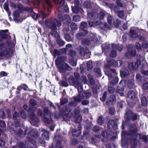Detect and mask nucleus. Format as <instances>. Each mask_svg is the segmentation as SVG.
<instances>
[{"label": "nucleus", "mask_w": 148, "mask_h": 148, "mask_svg": "<svg viewBox=\"0 0 148 148\" xmlns=\"http://www.w3.org/2000/svg\"><path fill=\"white\" fill-rule=\"evenodd\" d=\"M137 130L136 129V127L135 124H133L130 127V130L127 132L123 131L122 132L121 136L122 140L121 144L123 147L125 146V145L124 144L123 141V138H126L127 135H130L133 137V141H132V145L135 146L137 145L136 139L137 137Z\"/></svg>", "instance_id": "f257e3e1"}, {"label": "nucleus", "mask_w": 148, "mask_h": 148, "mask_svg": "<svg viewBox=\"0 0 148 148\" xmlns=\"http://www.w3.org/2000/svg\"><path fill=\"white\" fill-rule=\"evenodd\" d=\"M74 76H70L69 78L68 81L69 84L73 85L75 87H77L78 90L82 88L83 85L80 79V76L79 73L75 72Z\"/></svg>", "instance_id": "f03ea898"}, {"label": "nucleus", "mask_w": 148, "mask_h": 148, "mask_svg": "<svg viewBox=\"0 0 148 148\" xmlns=\"http://www.w3.org/2000/svg\"><path fill=\"white\" fill-rule=\"evenodd\" d=\"M1 40H0V50H1L0 59H3V56L10 57L14 55V50L7 48L6 44L4 42H1Z\"/></svg>", "instance_id": "7ed1b4c3"}, {"label": "nucleus", "mask_w": 148, "mask_h": 148, "mask_svg": "<svg viewBox=\"0 0 148 148\" xmlns=\"http://www.w3.org/2000/svg\"><path fill=\"white\" fill-rule=\"evenodd\" d=\"M77 49L80 56L82 57H84L86 56V58H89L90 54L89 49L86 47H83L80 46L77 48Z\"/></svg>", "instance_id": "20e7f679"}, {"label": "nucleus", "mask_w": 148, "mask_h": 148, "mask_svg": "<svg viewBox=\"0 0 148 148\" xmlns=\"http://www.w3.org/2000/svg\"><path fill=\"white\" fill-rule=\"evenodd\" d=\"M60 72L61 73H65L67 71L71 70V68L67 63H64L57 66Z\"/></svg>", "instance_id": "39448f33"}, {"label": "nucleus", "mask_w": 148, "mask_h": 148, "mask_svg": "<svg viewBox=\"0 0 148 148\" xmlns=\"http://www.w3.org/2000/svg\"><path fill=\"white\" fill-rule=\"evenodd\" d=\"M67 60L66 56H62L58 57L55 60L56 65L57 66L65 63Z\"/></svg>", "instance_id": "423d86ee"}, {"label": "nucleus", "mask_w": 148, "mask_h": 148, "mask_svg": "<svg viewBox=\"0 0 148 148\" xmlns=\"http://www.w3.org/2000/svg\"><path fill=\"white\" fill-rule=\"evenodd\" d=\"M92 33L89 34L86 38L83 39L82 40V44L84 46H89L92 41Z\"/></svg>", "instance_id": "0eeeda50"}, {"label": "nucleus", "mask_w": 148, "mask_h": 148, "mask_svg": "<svg viewBox=\"0 0 148 148\" xmlns=\"http://www.w3.org/2000/svg\"><path fill=\"white\" fill-rule=\"evenodd\" d=\"M125 118L128 120L132 119L133 121H134L137 119V115L136 114H133L131 110H128L126 112L125 115Z\"/></svg>", "instance_id": "6e6552de"}, {"label": "nucleus", "mask_w": 148, "mask_h": 148, "mask_svg": "<svg viewBox=\"0 0 148 148\" xmlns=\"http://www.w3.org/2000/svg\"><path fill=\"white\" fill-rule=\"evenodd\" d=\"M24 133L25 135H29L31 136L34 138L37 137L39 135L38 131L34 130L29 131L28 129H26L25 130Z\"/></svg>", "instance_id": "1a4fd4ad"}, {"label": "nucleus", "mask_w": 148, "mask_h": 148, "mask_svg": "<svg viewBox=\"0 0 148 148\" xmlns=\"http://www.w3.org/2000/svg\"><path fill=\"white\" fill-rule=\"evenodd\" d=\"M118 121V120L116 119L115 120V121L112 120H110L108 122L107 125V126L108 129L110 128H114L116 127L117 121Z\"/></svg>", "instance_id": "9d476101"}, {"label": "nucleus", "mask_w": 148, "mask_h": 148, "mask_svg": "<svg viewBox=\"0 0 148 148\" xmlns=\"http://www.w3.org/2000/svg\"><path fill=\"white\" fill-rule=\"evenodd\" d=\"M71 9L73 12L75 14H78L79 12H82L83 11L82 9L78 5L71 6Z\"/></svg>", "instance_id": "9b49d317"}, {"label": "nucleus", "mask_w": 148, "mask_h": 148, "mask_svg": "<svg viewBox=\"0 0 148 148\" xmlns=\"http://www.w3.org/2000/svg\"><path fill=\"white\" fill-rule=\"evenodd\" d=\"M27 140L29 141V145H30V148H36V142L35 140L30 137L27 138Z\"/></svg>", "instance_id": "f8f14e48"}, {"label": "nucleus", "mask_w": 148, "mask_h": 148, "mask_svg": "<svg viewBox=\"0 0 148 148\" xmlns=\"http://www.w3.org/2000/svg\"><path fill=\"white\" fill-rule=\"evenodd\" d=\"M107 64L105 65V66L107 68L111 66H115V60L113 59H109L107 61Z\"/></svg>", "instance_id": "ddd939ff"}, {"label": "nucleus", "mask_w": 148, "mask_h": 148, "mask_svg": "<svg viewBox=\"0 0 148 148\" xmlns=\"http://www.w3.org/2000/svg\"><path fill=\"white\" fill-rule=\"evenodd\" d=\"M111 72H112L115 75H116L117 74V73L116 71L114 69H111L110 71H106V74L108 76V79L109 80H110V79H112L113 77L112 75Z\"/></svg>", "instance_id": "4468645a"}, {"label": "nucleus", "mask_w": 148, "mask_h": 148, "mask_svg": "<svg viewBox=\"0 0 148 148\" xmlns=\"http://www.w3.org/2000/svg\"><path fill=\"white\" fill-rule=\"evenodd\" d=\"M126 82L125 80H122L118 86V89L120 91H123L124 89Z\"/></svg>", "instance_id": "2eb2a0df"}, {"label": "nucleus", "mask_w": 148, "mask_h": 148, "mask_svg": "<svg viewBox=\"0 0 148 148\" xmlns=\"http://www.w3.org/2000/svg\"><path fill=\"white\" fill-rule=\"evenodd\" d=\"M73 99L74 101L69 103L68 105L71 107H75L77 106L78 103H80L79 100L77 99H76L75 98L73 97Z\"/></svg>", "instance_id": "dca6fc26"}, {"label": "nucleus", "mask_w": 148, "mask_h": 148, "mask_svg": "<svg viewBox=\"0 0 148 148\" xmlns=\"http://www.w3.org/2000/svg\"><path fill=\"white\" fill-rule=\"evenodd\" d=\"M128 67L131 70H136L137 68L138 65L136 62H132L129 63Z\"/></svg>", "instance_id": "f3484780"}, {"label": "nucleus", "mask_w": 148, "mask_h": 148, "mask_svg": "<svg viewBox=\"0 0 148 148\" xmlns=\"http://www.w3.org/2000/svg\"><path fill=\"white\" fill-rule=\"evenodd\" d=\"M100 86V85L98 81H97L95 83H94L93 81V93H97V90L99 89Z\"/></svg>", "instance_id": "a211bd4d"}, {"label": "nucleus", "mask_w": 148, "mask_h": 148, "mask_svg": "<svg viewBox=\"0 0 148 148\" xmlns=\"http://www.w3.org/2000/svg\"><path fill=\"white\" fill-rule=\"evenodd\" d=\"M4 43L6 44V47L8 48L11 49V48H13L15 47V44L11 40H7L6 42V43Z\"/></svg>", "instance_id": "6ab92c4d"}, {"label": "nucleus", "mask_w": 148, "mask_h": 148, "mask_svg": "<svg viewBox=\"0 0 148 148\" xmlns=\"http://www.w3.org/2000/svg\"><path fill=\"white\" fill-rule=\"evenodd\" d=\"M116 99V97L115 95H112L110 97L109 99L107 101V103L108 105H112V103L115 101Z\"/></svg>", "instance_id": "aec40b11"}, {"label": "nucleus", "mask_w": 148, "mask_h": 148, "mask_svg": "<svg viewBox=\"0 0 148 148\" xmlns=\"http://www.w3.org/2000/svg\"><path fill=\"white\" fill-rule=\"evenodd\" d=\"M81 133V132L80 129H74L73 130L72 134L73 137H78Z\"/></svg>", "instance_id": "412c9836"}, {"label": "nucleus", "mask_w": 148, "mask_h": 148, "mask_svg": "<svg viewBox=\"0 0 148 148\" xmlns=\"http://www.w3.org/2000/svg\"><path fill=\"white\" fill-rule=\"evenodd\" d=\"M102 47L103 51L106 52L110 51V45L106 43L102 45Z\"/></svg>", "instance_id": "4be33fe9"}, {"label": "nucleus", "mask_w": 148, "mask_h": 148, "mask_svg": "<svg viewBox=\"0 0 148 148\" xmlns=\"http://www.w3.org/2000/svg\"><path fill=\"white\" fill-rule=\"evenodd\" d=\"M100 40V38L96 34L93 33V42H95L96 44L99 43Z\"/></svg>", "instance_id": "5701e85b"}, {"label": "nucleus", "mask_w": 148, "mask_h": 148, "mask_svg": "<svg viewBox=\"0 0 148 148\" xmlns=\"http://www.w3.org/2000/svg\"><path fill=\"white\" fill-rule=\"evenodd\" d=\"M56 26V25L55 22L51 21L48 25V27L51 30H57Z\"/></svg>", "instance_id": "b1692460"}, {"label": "nucleus", "mask_w": 148, "mask_h": 148, "mask_svg": "<svg viewBox=\"0 0 148 148\" xmlns=\"http://www.w3.org/2000/svg\"><path fill=\"white\" fill-rule=\"evenodd\" d=\"M128 97L131 99L133 100L136 97V95L134 92L131 90L129 91L128 92Z\"/></svg>", "instance_id": "393cba45"}, {"label": "nucleus", "mask_w": 148, "mask_h": 148, "mask_svg": "<svg viewBox=\"0 0 148 148\" xmlns=\"http://www.w3.org/2000/svg\"><path fill=\"white\" fill-rule=\"evenodd\" d=\"M71 19L69 16L68 15H64L63 20L65 23H70Z\"/></svg>", "instance_id": "a878e982"}, {"label": "nucleus", "mask_w": 148, "mask_h": 148, "mask_svg": "<svg viewBox=\"0 0 148 148\" xmlns=\"http://www.w3.org/2000/svg\"><path fill=\"white\" fill-rule=\"evenodd\" d=\"M57 30H51V34L52 36L55 38H59L60 37L59 34L57 32Z\"/></svg>", "instance_id": "bb28decb"}, {"label": "nucleus", "mask_w": 148, "mask_h": 148, "mask_svg": "<svg viewBox=\"0 0 148 148\" xmlns=\"http://www.w3.org/2000/svg\"><path fill=\"white\" fill-rule=\"evenodd\" d=\"M108 131L106 132L105 133V131H102V135L103 137V140L105 141H108V139H109L110 137L109 134H108Z\"/></svg>", "instance_id": "cd10ccee"}, {"label": "nucleus", "mask_w": 148, "mask_h": 148, "mask_svg": "<svg viewBox=\"0 0 148 148\" xmlns=\"http://www.w3.org/2000/svg\"><path fill=\"white\" fill-rule=\"evenodd\" d=\"M50 52L52 55L55 57L58 56L60 55L59 51L57 49H54L53 50H51Z\"/></svg>", "instance_id": "c85d7f7f"}, {"label": "nucleus", "mask_w": 148, "mask_h": 148, "mask_svg": "<svg viewBox=\"0 0 148 148\" xmlns=\"http://www.w3.org/2000/svg\"><path fill=\"white\" fill-rule=\"evenodd\" d=\"M30 14L32 17L36 20L38 19L40 17V15L36 14L34 11Z\"/></svg>", "instance_id": "c756f323"}, {"label": "nucleus", "mask_w": 148, "mask_h": 148, "mask_svg": "<svg viewBox=\"0 0 148 148\" xmlns=\"http://www.w3.org/2000/svg\"><path fill=\"white\" fill-rule=\"evenodd\" d=\"M45 2L47 5V10L48 12L51 11V9L53 7L51 1L49 0H45Z\"/></svg>", "instance_id": "7c9ffc66"}, {"label": "nucleus", "mask_w": 148, "mask_h": 148, "mask_svg": "<svg viewBox=\"0 0 148 148\" xmlns=\"http://www.w3.org/2000/svg\"><path fill=\"white\" fill-rule=\"evenodd\" d=\"M83 5L85 8L88 9H90L92 10V9L91 4L88 1H85L83 3Z\"/></svg>", "instance_id": "2f4dec72"}, {"label": "nucleus", "mask_w": 148, "mask_h": 148, "mask_svg": "<svg viewBox=\"0 0 148 148\" xmlns=\"http://www.w3.org/2000/svg\"><path fill=\"white\" fill-rule=\"evenodd\" d=\"M130 34L132 38H135L138 36V34L136 32L135 30L131 29L130 31Z\"/></svg>", "instance_id": "473e14b6"}, {"label": "nucleus", "mask_w": 148, "mask_h": 148, "mask_svg": "<svg viewBox=\"0 0 148 148\" xmlns=\"http://www.w3.org/2000/svg\"><path fill=\"white\" fill-rule=\"evenodd\" d=\"M112 47L113 49H117L119 51H121L123 49V46L122 45H120L119 46V45L113 44L112 46Z\"/></svg>", "instance_id": "72a5a7b5"}, {"label": "nucleus", "mask_w": 148, "mask_h": 148, "mask_svg": "<svg viewBox=\"0 0 148 148\" xmlns=\"http://www.w3.org/2000/svg\"><path fill=\"white\" fill-rule=\"evenodd\" d=\"M56 41L60 47L63 46L65 44V42L64 41L59 38L56 40Z\"/></svg>", "instance_id": "f704fd0d"}, {"label": "nucleus", "mask_w": 148, "mask_h": 148, "mask_svg": "<svg viewBox=\"0 0 148 148\" xmlns=\"http://www.w3.org/2000/svg\"><path fill=\"white\" fill-rule=\"evenodd\" d=\"M73 97L75 98L76 99H79L80 101L79 102H80L82 101V99L84 97V96L83 92L82 93H79L77 96H74Z\"/></svg>", "instance_id": "c9c22d12"}, {"label": "nucleus", "mask_w": 148, "mask_h": 148, "mask_svg": "<svg viewBox=\"0 0 148 148\" xmlns=\"http://www.w3.org/2000/svg\"><path fill=\"white\" fill-rule=\"evenodd\" d=\"M14 19V20H17V18H18L20 16V13L17 10H15L13 13Z\"/></svg>", "instance_id": "e433bc0d"}, {"label": "nucleus", "mask_w": 148, "mask_h": 148, "mask_svg": "<svg viewBox=\"0 0 148 148\" xmlns=\"http://www.w3.org/2000/svg\"><path fill=\"white\" fill-rule=\"evenodd\" d=\"M107 21L108 23L111 25H112L114 24V20L112 17L110 16H108Z\"/></svg>", "instance_id": "4c0bfd02"}, {"label": "nucleus", "mask_w": 148, "mask_h": 148, "mask_svg": "<svg viewBox=\"0 0 148 148\" xmlns=\"http://www.w3.org/2000/svg\"><path fill=\"white\" fill-rule=\"evenodd\" d=\"M120 75L122 77L124 78L129 75V72L127 71H120Z\"/></svg>", "instance_id": "58836bf2"}, {"label": "nucleus", "mask_w": 148, "mask_h": 148, "mask_svg": "<svg viewBox=\"0 0 148 148\" xmlns=\"http://www.w3.org/2000/svg\"><path fill=\"white\" fill-rule=\"evenodd\" d=\"M24 11L27 12L29 13H30V14L33 11V8L32 7H29L28 6H26L24 7L23 8Z\"/></svg>", "instance_id": "ea45409f"}, {"label": "nucleus", "mask_w": 148, "mask_h": 148, "mask_svg": "<svg viewBox=\"0 0 148 148\" xmlns=\"http://www.w3.org/2000/svg\"><path fill=\"white\" fill-rule=\"evenodd\" d=\"M68 54L72 58L75 56L76 55V52L72 49L69 50Z\"/></svg>", "instance_id": "a19ab883"}, {"label": "nucleus", "mask_w": 148, "mask_h": 148, "mask_svg": "<svg viewBox=\"0 0 148 148\" xmlns=\"http://www.w3.org/2000/svg\"><path fill=\"white\" fill-rule=\"evenodd\" d=\"M49 131L45 130L42 135V137L45 139H47L49 138Z\"/></svg>", "instance_id": "79ce46f5"}, {"label": "nucleus", "mask_w": 148, "mask_h": 148, "mask_svg": "<svg viewBox=\"0 0 148 148\" xmlns=\"http://www.w3.org/2000/svg\"><path fill=\"white\" fill-rule=\"evenodd\" d=\"M1 37L3 39H6L8 38L11 39V36L8 34H7L4 33H1L0 34Z\"/></svg>", "instance_id": "37998d69"}, {"label": "nucleus", "mask_w": 148, "mask_h": 148, "mask_svg": "<svg viewBox=\"0 0 148 148\" xmlns=\"http://www.w3.org/2000/svg\"><path fill=\"white\" fill-rule=\"evenodd\" d=\"M56 106L58 108V109L60 111V113L61 114H62L65 112V110H64V107H63L61 108H60V106L59 104L58 103H56Z\"/></svg>", "instance_id": "c03bdc74"}, {"label": "nucleus", "mask_w": 148, "mask_h": 148, "mask_svg": "<svg viewBox=\"0 0 148 148\" xmlns=\"http://www.w3.org/2000/svg\"><path fill=\"white\" fill-rule=\"evenodd\" d=\"M119 80L118 78L117 77H116L110 82V84L112 86L118 83Z\"/></svg>", "instance_id": "a18cd8bd"}, {"label": "nucleus", "mask_w": 148, "mask_h": 148, "mask_svg": "<svg viewBox=\"0 0 148 148\" xmlns=\"http://www.w3.org/2000/svg\"><path fill=\"white\" fill-rule=\"evenodd\" d=\"M67 50L68 49L66 47L60 49L59 51L60 55L61 54L66 55L67 53Z\"/></svg>", "instance_id": "49530a36"}, {"label": "nucleus", "mask_w": 148, "mask_h": 148, "mask_svg": "<svg viewBox=\"0 0 148 148\" xmlns=\"http://www.w3.org/2000/svg\"><path fill=\"white\" fill-rule=\"evenodd\" d=\"M141 103L142 105L144 106H146L147 104V101L146 98L143 97L141 99Z\"/></svg>", "instance_id": "de8ad7c7"}, {"label": "nucleus", "mask_w": 148, "mask_h": 148, "mask_svg": "<svg viewBox=\"0 0 148 148\" xmlns=\"http://www.w3.org/2000/svg\"><path fill=\"white\" fill-rule=\"evenodd\" d=\"M87 70L89 71V69H91L92 68V60L87 62Z\"/></svg>", "instance_id": "09e8293b"}, {"label": "nucleus", "mask_w": 148, "mask_h": 148, "mask_svg": "<svg viewBox=\"0 0 148 148\" xmlns=\"http://www.w3.org/2000/svg\"><path fill=\"white\" fill-rule=\"evenodd\" d=\"M76 36L78 40H81L83 38V37L84 36L82 33L80 32L76 34Z\"/></svg>", "instance_id": "8fccbe9b"}, {"label": "nucleus", "mask_w": 148, "mask_h": 148, "mask_svg": "<svg viewBox=\"0 0 148 148\" xmlns=\"http://www.w3.org/2000/svg\"><path fill=\"white\" fill-rule=\"evenodd\" d=\"M64 38L68 42L72 41L73 39L70 34L68 33L64 34Z\"/></svg>", "instance_id": "3c124183"}, {"label": "nucleus", "mask_w": 148, "mask_h": 148, "mask_svg": "<svg viewBox=\"0 0 148 148\" xmlns=\"http://www.w3.org/2000/svg\"><path fill=\"white\" fill-rule=\"evenodd\" d=\"M81 19V18L80 16L77 15L73 16V21L74 22H77L80 21Z\"/></svg>", "instance_id": "603ef678"}, {"label": "nucleus", "mask_w": 148, "mask_h": 148, "mask_svg": "<svg viewBox=\"0 0 148 148\" xmlns=\"http://www.w3.org/2000/svg\"><path fill=\"white\" fill-rule=\"evenodd\" d=\"M70 27L73 31H75L77 29V24L75 23H72L70 25Z\"/></svg>", "instance_id": "864d4df0"}, {"label": "nucleus", "mask_w": 148, "mask_h": 148, "mask_svg": "<svg viewBox=\"0 0 148 148\" xmlns=\"http://www.w3.org/2000/svg\"><path fill=\"white\" fill-rule=\"evenodd\" d=\"M30 104L32 106H35L37 104V101L34 99H31L29 101Z\"/></svg>", "instance_id": "5fc2aeb1"}, {"label": "nucleus", "mask_w": 148, "mask_h": 148, "mask_svg": "<svg viewBox=\"0 0 148 148\" xmlns=\"http://www.w3.org/2000/svg\"><path fill=\"white\" fill-rule=\"evenodd\" d=\"M94 71L97 76L100 77L101 76V72L99 68L95 69H94Z\"/></svg>", "instance_id": "6e6d98bb"}, {"label": "nucleus", "mask_w": 148, "mask_h": 148, "mask_svg": "<svg viewBox=\"0 0 148 148\" xmlns=\"http://www.w3.org/2000/svg\"><path fill=\"white\" fill-rule=\"evenodd\" d=\"M87 23L86 22H82L80 24V29H85L86 28L87 26Z\"/></svg>", "instance_id": "4d7b16f0"}, {"label": "nucleus", "mask_w": 148, "mask_h": 148, "mask_svg": "<svg viewBox=\"0 0 148 148\" xmlns=\"http://www.w3.org/2000/svg\"><path fill=\"white\" fill-rule=\"evenodd\" d=\"M78 140L75 138H73L71 140V144L72 145L75 146L78 144Z\"/></svg>", "instance_id": "13d9d810"}, {"label": "nucleus", "mask_w": 148, "mask_h": 148, "mask_svg": "<svg viewBox=\"0 0 148 148\" xmlns=\"http://www.w3.org/2000/svg\"><path fill=\"white\" fill-rule=\"evenodd\" d=\"M19 148H29L28 145H26L25 144L22 142H20L18 144Z\"/></svg>", "instance_id": "bf43d9fd"}, {"label": "nucleus", "mask_w": 148, "mask_h": 148, "mask_svg": "<svg viewBox=\"0 0 148 148\" xmlns=\"http://www.w3.org/2000/svg\"><path fill=\"white\" fill-rule=\"evenodd\" d=\"M123 64V61L121 60H118L116 62L115 61V66L117 67L121 66Z\"/></svg>", "instance_id": "052dcab7"}, {"label": "nucleus", "mask_w": 148, "mask_h": 148, "mask_svg": "<svg viewBox=\"0 0 148 148\" xmlns=\"http://www.w3.org/2000/svg\"><path fill=\"white\" fill-rule=\"evenodd\" d=\"M136 47L138 51H140L142 50V46L138 42H136L135 44Z\"/></svg>", "instance_id": "680f3d73"}, {"label": "nucleus", "mask_w": 148, "mask_h": 148, "mask_svg": "<svg viewBox=\"0 0 148 148\" xmlns=\"http://www.w3.org/2000/svg\"><path fill=\"white\" fill-rule=\"evenodd\" d=\"M82 116L80 115H78L74 120V122L76 123H79L81 121Z\"/></svg>", "instance_id": "e2e57ef3"}, {"label": "nucleus", "mask_w": 148, "mask_h": 148, "mask_svg": "<svg viewBox=\"0 0 148 148\" xmlns=\"http://www.w3.org/2000/svg\"><path fill=\"white\" fill-rule=\"evenodd\" d=\"M43 120L44 123L47 125H49L51 123V120L48 118L44 117Z\"/></svg>", "instance_id": "0e129e2a"}, {"label": "nucleus", "mask_w": 148, "mask_h": 148, "mask_svg": "<svg viewBox=\"0 0 148 148\" xmlns=\"http://www.w3.org/2000/svg\"><path fill=\"white\" fill-rule=\"evenodd\" d=\"M17 8L19 9V10L21 11H23L24 7L22 4L19 3H18L17 4Z\"/></svg>", "instance_id": "69168bd1"}, {"label": "nucleus", "mask_w": 148, "mask_h": 148, "mask_svg": "<svg viewBox=\"0 0 148 148\" xmlns=\"http://www.w3.org/2000/svg\"><path fill=\"white\" fill-rule=\"evenodd\" d=\"M60 82L62 84V86L63 87H67L69 85L68 83L66 81L64 80H61Z\"/></svg>", "instance_id": "338daca9"}, {"label": "nucleus", "mask_w": 148, "mask_h": 148, "mask_svg": "<svg viewBox=\"0 0 148 148\" xmlns=\"http://www.w3.org/2000/svg\"><path fill=\"white\" fill-rule=\"evenodd\" d=\"M127 83V85L128 87L130 88H132L134 84V81L131 80H129L128 81Z\"/></svg>", "instance_id": "774afa93"}]
</instances>
